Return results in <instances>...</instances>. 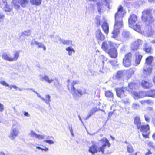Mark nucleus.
<instances>
[{
  "instance_id": "32",
  "label": "nucleus",
  "mask_w": 155,
  "mask_h": 155,
  "mask_svg": "<svg viewBox=\"0 0 155 155\" xmlns=\"http://www.w3.org/2000/svg\"><path fill=\"white\" fill-rule=\"evenodd\" d=\"M41 2L42 0H30V2L31 4L37 6L40 5Z\"/></svg>"
},
{
  "instance_id": "17",
  "label": "nucleus",
  "mask_w": 155,
  "mask_h": 155,
  "mask_svg": "<svg viewBox=\"0 0 155 155\" xmlns=\"http://www.w3.org/2000/svg\"><path fill=\"white\" fill-rule=\"evenodd\" d=\"M0 6L4 10L8 13L9 12L10 8L9 6L7 4L6 0H1Z\"/></svg>"
},
{
  "instance_id": "27",
  "label": "nucleus",
  "mask_w": 155,
  "mask_h": 155,
  "mask_svg": "<svg viewBox=\"0 0 155 155\" xmlns=\"http://www.w3.org/2000/svg\"><path fill=\"white\" fill-rule=\"evenodd\" d=\"M143 56L140 54L135 55V63L136 65L139 64Z\"/></svg>"
},
{
  "instance_id": "43",
  "label": "nucleus",
  "mask_w": 155,
  "mask_h": 155,
  "mask_svg": "<svg viewBox=\"0 0 155 155\" xmlns=\"http://www.w3.org/2000/svg\"><path fill=\"white\" fill-rule=\"evenodd\" d=\"M96 24L97 27H99L101 25V20L100 17H97L96 18Z\"/></svg>"
},
{
  "instance_id": "18",
  "label": "nucleus",
  "mask_w": 155,
  "mask_h": 155,
  "mask_svg": "<svg viewBox=\"0 0 155 155\" xmlns=\"http://www.w3.org/2000/svg\"><path fill=\"white\" fill-rule=\"evenodd\" d=\"M135 71V70L133 68H130L126 71V77L127 80H129L132 77Z\"/></svg>"
},
{
  "instance_id": "62",
  "label": "nucleus",
  "mask_w": 155,
  "mask_h": 155,
  "mask_svg": "<svg viewBox=\"0 0 155 155\" xmlns=\"http://www.w3.org/2000/svg\"><path fill=\"white\" fill-rule=\"evenodd\" d=\"M69 130H70L71 133V134H73V130H72V127H70L69 128Z\"/></svg>"
},
{
  "instance_id": "51",
  "label": "nucleus",
  "mask_w": 155,
  "mask_h": 155,
  "mask_svg": "<svg viewBox=\"0 0 155 155\" xmlns=\"http://www.w3.org/2000/svg\"><path fill=\"white\" fill-rule=\"evenodd\" d=\"M109 62L112 65L115 64L117 63V61H116L113 60L110 61Z\"/></svg>"
},
{
  "instance_id": "57",
  "label": "nucleus",
  "mask_w": 155,
  "mask_h": 155,
  "mask_svg": "<svg viewBox=\"0 0 155 155\" xmlns=\"http://www.w3.org/2000/svg\"><path fill=\"white\" fill-rule=\"evenodd\" d=\"M24 115L25 116H27V117H29V116L28 113L27 112H24Z\"/></svg>"
},
{
  "instance_id": "1",
  "label": "nucleus",
  "mask_w": 155,
  "mask_h": 155,
  "mask_svg": "<svg viewBox=\"0 0 155 155\" xmlns=\"http://www.w3.org/2000/svg\"><path fill=\"white\" fill-rule=\"evenodd\" d=\"M101 49L107 53L112 58H115L117 56L118 45L111 41H104L102 43Z\"/></svg>"
},
{
  "instance_id": "6",
  "label": "nucleus",
  "mask_w": 155,
  "mask_h": 155,
  "mask_svg": "<svg viewBox=\"0 0 155 155\" xmlns=\"http://www.w3.org/2000/svg\"><path fill=\"white\" fill-rule=\"evenodd\" d=\"M141 19L144 22L150 24L154 22L155 20L152 15L151 10L145 9L142 12Z\"/></svg>"
},
{
  "instance_id": "16",
  "label": "nucleus",
  "mask_w": 155,
  "mask_h": 155,
  "mask_svg": "<svg viewBox=\"0 0 155 155\" xmlns=\"http://www.w3.org/2000/svg\"><path fill=\"white\" fill-rule=\"evenodd\" d=\"M127 152L129 153V155H141V153L139 151L136 152L134 154V150L131 144L127 145Z\"/></svg>"
},
{
  "instance_id": "31",
  "label": "nucleus",
  "mask_w": 155,
  "mask_h": 155,
  "mask_svg": "<svg viewBox=\"0 0 155 155\" xmlns=\"http://www.w3.org/2000/svg\"><path fill=\"white\" fill-rule=\"evenodd\" d=\"M31 44L32 45H33L34 44H35L38 45V48L42 47L44 50H45L46 49L45 46L41 43H39L36 41H35L34 42L32 41L31 42Z\"/></svg>"
},
{
  "instance_id": "50",
  "label": "nucleus",
  "mask_w": 155,
  "mask_h": 155,
  "mask_svg": "<svg viewBox=\"0 0 155 155\" xmlns=\"http://www.w3.org/2000/svg\"><path fill=\"white\" fill-rule=\"evenodd\" d=\"M89 5V8L90 9L92 10H94L95 9V6L93 4L91 3Z\"/></svg>"
},
{
  "instance_id": "52",
  "label": "nucleus",
  "mask_w": 155,
  "mask_h": 155,
  "mask_svg": "<svg viewBox=\"0 0 155 155\" xmlns=\"http://www.w3.org/2000/svg\"><path fill=\"white\" fill-rule=\"evenodd\" d=\"M3 105L1 103H0V111L2 112L4 110V107Z\"/></svg>"
},
{
  "instance_id": "53",
  "label": "nucleus",
  "mask_w": 155,
  "mask_h": 155,
  "mask_svg": "<svg viewBox=\"0 0 155 155\" xmlns=\"http://www.w3.org/2000/svg\"><path fill=\"white\" fill-rule=\"evenodd\" d=\"M96 5L98 8H100L101 6V3L99 2H97L96 3Z\"/></svg>"
},
{
  "instance_id": "7",
  "label": "nucleus",
  "mask_w": 155,
  "mask_h": 155,
  "mask_svg": "<svg viewBox=\"0 0 155 155\" xmlns=\"http://www.w3.org/2000/svg\"><path fill=\"white\" fill-rule=\"evenodd\" d=\"M133 54L131 52L126 53L123 58L122 64L125 67H130L131 64Z\"/></svg>"
},
{
  "instance_id": "49",
  "label": "nucleus",
  "mask_w": 155,
  "mask_h": 155,
  "mask_svg": "<svg viewBox=\"0 0 155 155\" xmlns=\"http://www.w3.org/2000/svg\"><path fill=\"white\" fill-rule=\"evenodd\" d=\"M35 137L38 139H42L44 138V136L42 135L37 134Z\"/></svg>"
},
{
  "instance_id": "56",
  "label": "nucleus",
  "mask_w": 155,
  "mask_h": 155,
  "mask_svg": "<svg viewBox=\"0 0 155 155\" xmlns=\"http://www.w3.org/2000/svg\"><path fill=\"white\" fill-rule=\"evenodd\" d=\"M12 88H13L16 90H17L18 88V87L15 85H13L10 86V89H12Z\"/></svg>"
},
{
  "instance_id": "39",
  "label": "nucleus",
  "mask_w": 155,
  "mask_h": 155,
  "mask_svg": "<svg viewBox=\"0 0 155 155\" xmlns=\"http://www.w3.org/2000/svg\"><path fill=\"white\" fill-rule=\"evenodd\" d=\"M154 151L150 149L147 148L146 149V152L145 154V155H152L154 154Z\"/></svg>"
},
{
  "instance_id": "33",
  "label": "nucleus",
  "mask_w": 155,
  "mask_h": 155,
  "mask_svg": "<svg viewBox=\"0 0 155 155\" xmlns=\"http://www.w3.org/2000/svg\"><path fill=\"white\" fill-rule=\"evenodd\" d=\"M147 145L148 147V149H150L155 151V145L152 142L149 141L147 143Z\"/></svg>"
},
{
  "instance_id": "2",
  "label": "nucleus",
  "mask_w": 155,
  "mask_h": 155,
  "mask_svg": "<svg viewBox=\"0 0 155 155\" xmlns=\"http://www.w3.org/2000/svg\"><path fill=\"white\" fill-rule=\"evenodd\" d=\"M100 141L101 142L102 145L97 148V146L95 144H93L89 148L88 151L89 152L93 154L97 153L98 152H101L102 153H103L106 148V147L107 146L108 147H110V144L108 140L106 138L104 137L101 139Z\"/></svg>"
},
{
  "instance_id": "59",
  "label": "nucleus",
  "mask_w": 155,
  "mask_h": 155,
  "mask_svg": "<svg viewBox=\"0 0 155 155\" xmlns=\"http://www.w3.org/2000/svg\"><path fill=\"white\" fill-rule=\"evenodd\" d=\"M148 109L150 111H153V109L152 107H148Z\"/></svg>"
},
{
  "instance_id": "45",
  "label": "nucleus",
  "mask_w": 155,
  "mask_h": 155,
  "mask_svg": "<svg viewBox=\"0 0 155 155\" xmlns=\"http://www.w3.org/2000/svg\"><path fill=\"white\" fill-rule=\"evenodd\" d=\"M123 37L124 38H127L129 36V34L127 32H123L122 33Z\"/></svg>"
},
{
  "instance_id": "48",
  "label": "nucleus",
  "mask_w": 155,
  "mask_h": 155,
  "mask_svg": "<svg viewBox=\"0 0 155 155\" xmlns=\"http://www.w3.org/2000/svg\"><path fill=\"white\" fill-rule=\"evenodd\" d=\"M44 142H46L49 144H53L54 142L53 141L51 140H45L44 141Z\"/></svg>"
},
{
  "instance_id": "40",
  "label": "nucleus",
  "mask_w": 155,
  "mask_h": 155,
  "mask_svg": "<svg viewBox=\"0 0 155 155\" xmlns=\"http://www.w3.org/2000/svg\"><path fill=\"white\" fill-rule=\"evenodd\" d=\"M140 102L142 105L145 104L146 103L147 104H150L151 103L152 101L150 100H142L140 101Z\"/></svg>"
},
{
  "instance_id": "47",
  "label": "nucleus",
  "mask_w": 155,
  "mask_h": 155,
  "mask_svg": "<svg viewBox=\"0 0 155 155\" xmlns=\"http://www.w3.org/2000/svg\"><path fill=\"white\" fill-rule=\"evenodd\" d=\"M0 84L4 86L9 87V85L4 81H2L0 82Z\"/></svg>"
},
{
  "instance_id": "54",
  "label": "nucleus",
  "mask_w": 155,
  "mask_h": 155,
  "mask_svg": "<svg viewBox=\"0 0 155 155\" xmlns=\"http://www.w3.org/2000/svg\"><path fill=\"white\" fill-rule=\"evenodd\" d=\"M31 136H35V137H36L37 134L33 132H32L31 133Z\"/></svg>"
},
{
  "instance_id": "5",
  "label": "nucleus",
  "mask_w": 155,
  "mask_h": 155,
  "mask_svg": "<svg viewBox=\"0 0 155 155\" xmlns=\"http://www.w3.org/2000/svg\"><path fill=\"white\" fill-rule=\"evenodd\" d=\"M123 19L121 18H115L114 29L112 33L113 38H116L117 37L119 33L120 29L123 27Z\"/></svg>"
},
{
  "instance_id": "42",
  "label": "nucleus",
  "mask_w": 155,
  "mask_h": 155,
  "mask_svg": "<svg viewBox=\"0 0 155 155\" xmlns=\"http://www.w3.org/2000/svg\"><path fill=\"white\" fill-rule=\"evenodd\" d=\"M2 58L5 60L7 61H10V58L8 56L6 53H3V55L2 56Z\"/></svg>"
},
{
  "instance_id": "64",
  "label": "nucleus",
  "mask_w": 155,
  "mask_h": 155,
  "mask_svg": "<svg viewBox=\"0 0 155 155\" xmlns=\"http://www.w3.org/2000/svg\"><path fill=\"white\" fill-rule=\"evenodd\" d=\"M0 155H6L3 152L0 151Z\"/></svg>"
},
{
  "instance_id": "61",
  "label": "nucleus",
  "mask_w": 155,
  "mask_h": 155,
  "mask_svg": "<svg viewBox=\"0 0 155 155\" xmlns=\"http://www.w3.org/2000/svg\"><path fill=\"white\" fill-rule=\"evenodd\" d=\"M151 43L152 44H155V39L152 40V41H150Z\"/></svg>"
},
{
  "instance_id": "4",
  "label": "nucleus",
  "mask_w": 155,
  "mask_h": 155,
  "mask_svg": "<svg viewBox=\"0 0 155 155\" xmlns=\"http://www.w3.org/2000/svg\"><path fill=\"white\" fill-rule=\"evenodd\" d=\"M78 81H73L71 84H68L67 85L68 89L69 91L73 92L72 95L74 97L81 96L84 94H87V90L85 89H76L74 85L78 84Z\"/></svg>"
},
{
  "instance_id": "63",
  "label": "nucleus",
  "mask_w": 155,
  "mask_h": 155,
  "mask_svg": "<svg viewBox=\"0 0 155 155\" xmlns=\"http://www.w3.org/2000/svg\"><path fill=\"white\" fill-rule=\"evenodd\" d=\"M152 80L153 82L154 83V84H155V75L153 77L152 79Z\"/></svg>"
},
{
  "instance_id": "46",
  "label": "nucleus",
  "mask_w": 155,
  "mask_h": 155,
  "mask_svg": "<svg viewBox=\"0 0 155 155\" xmlns=\"http://www.w3.org/2000/svg\"><path fill=\"white\" fill-rule=\"evenodd\" d=\"M22 34L25 35H29L30 34V30L25 31H24Z\"/></svg>"
},
{
  "instance_id": "36",
  "label": "nucleus",
  "mask_w": 155,
  "mask_h": 155,
  "mask_svg": "<svg viewBox=\"0 0 155 155\" xmlns=\"http://www.w3.org/2000/svg\"><path fill=\"white\" fill-rule=\"evenodd\" d=\"M50 97V95H46L45 96V98H42L41 99L48 104H49L50 102L51 101Z\"/></svg>"
},
{
  "instance_id": "12",
  "label": "nucleus",
  "mask_w": 155,
  "mask_h": 155,
  "mask_svg": "<svg viewBox=\"0 0 155 155\" xmlns=\"http://www.w3.org/2000/svg\"><path fill=\"white\" fill-rule=\"evenodd\" d=\"M142 44L141 40L138 39L134 41L131 45L130 49L132 51H136L139 48V46Z\"/></svg>"
},
{
  "instance_id": "21",
  "label": "nucleus",
  "mask_w": 155,
  "mask_h": 155,
  "mask_svg": "<svg viewBox=\"0 0 155 155\" xmlns=\"http://www.w3.org/2000/svg\"><path fill=\"white\" fill-rule=\"evenodd\" d=\"M146 97H155V89L147 90L146 91Z\"/></svg>"
},
{
  "instance_id": "15",
  "label": "nucleus",
  "mask_w": 155,
  "mask_h": 155,
  "mask_svg": "<svg viewBox=\"0 0 155 155\" xmlns=\"http://www.w3.org/2000/svg\"><path fill=\"white\" fill-rule=\"evenodd\" d=\"M95 37L97 41H102L105 39L104 35L101 31L100 29L97 30L95 33Z\"/></svg>"
},
{
  "instance_id": "13",
  "label": "nucleus",
  "mask_w": 155,
  "mask_h": 155,
  "mask_svg": "<svg viewBox=\"0 0 155 155\" xmlns=\"http://www.w3.org/2000/svg\"><path fill=\"white\" fill-rule=\"evenodd\" d=\"M137 20V16L134 14L131 15L128 19V25L130 27H133Z\"/></svg>"
},
{
  "instance_id": "11",
  "label": "nucleus",
  "mask_w": 155,
  "mask_h": 155,
  "mask_svg": "<svg viewBox=\"0 0 155 155\" xmlns=\"http://www.w3.org/2000/svg\"><path fill=\"white\" fill-rule=\"evenodd\" d=\"M133 97L135 99H140L146 97V91H142L139 92L133 91L132 93Z\"/></svg>"
},
{
  "instance_id": "60",
  "label": "nucleus",
  "mask_w": 155,
  "mask_h": 155,
  "mask_svg": "<svg viewBox=\"0 0 155 155\" xmlns=\"http://www.w3.org/2000/svg\"><path fill=\"white\" fill-rule=\"evenodd\" d=\"M101 57H102V58L104 60H107V58H106L103 55H101Z\"/></svg>"
},
{
  "instance_id": "20",
  "label": "nucleus",
  "mask_w": 155,
  "mask_h": 155,
  "mask_svg": "<svg viewBox=\"0 0 155 155\" xmlns=\"http://www.w3.org/2000/svg\"><path fill=\"white\" fill-rule=\"evenodd\" d=\"M101 27L104 32L107 35L109 31V26L108 23L106 22H104L101 25Z\"/></svg>"
},
{
  "instance_id": "22",
  "label": "nucleus",
  "mask_w": 155,
  "mask_h": 155,
  "mask_svg": "<svg viewBox=\"0 0 155 155\" xmlns=\"http://www.w3.org/2000/svg\"><path fill=\"white\" fill-rule=\"evenodd\" d=\"M104 94L105 96L108 98H110L112 101H113L114 95L112 92L110 90H107L105 91Z\"/></svg>"
},
{
  "instance_id": "9",
  "label": "nucleus",
  "mask_w": 155,
  "mask_h": 155,
  "mask_svg": "<svg viewBox=\"0 0 155 155\" xmlns=\"http://www.w3.org/2000/svg\"><path fill=\"white\" fill-rule=\"evenodd\" d=\"M125 88L124 87L115 88V91L117 96L120 98H122L126 96L127 94L125 92Z\"/></svg>"
},
{
  "instance_id": "10",
  "label": "nucleus",
  "mask_w": 155,
  "mask_h": 155,
  "mask_svg": "<svg viewBox=\"0 0 155 155\" xmlns=\"http://www.w3.org/2000/svg\"><path fill=\"white\" fill-rule=\"evenodd\" d=\"M142 87L144 89H149L153 86L152 81L150 80H143L141 82Z\"/></svg>"
},
{
  "instance_id": "29",
  "label": "nucleus",
  "mask_w": 155,
  "mask_h": 155,
  "mask_svg": "<svg viewBox=\"0 0 155 155\" xmlns=\"http://www.w3.org/2000/svg\"><path fill=\"white\" fill-rule=\"evenodd\" d=\"M140 107L139 103L135 102L132 104L131 108L134 110H138L140 109Z\"/></svg>"
},
{
  "instance_id": "14",
  "label": "nucleus",
  "mask_w": 155,
  "mask_h": 155,
  "mask_svg": "<svg viewBox=\"0 0 155 155\" xmlns=\"http://www.w3.org/2000/svg\"><path fill=\"white\" fill-rule=\"evenodd\" d=\"M124 12L123 7L121 5H120L118 8L117 12L115 14V18H121L123 19L124 16Z\"/></svg>"
},
{
  "instance_id": "23",
  "label": "nucleus",
  "mask_w": 155,
  "mask_h": 155,
  "mask_svg": "<svg viewBox=\"0 0 155 155\" xmlns=\"http://www.w3.org/2000/svg\"><path fill=\"white\" fill-rule=\"evenodd\" d=\"M152 47L150 45L147 43L144 44L143 50L147 53H151L152 51Z\"/></svg>"
},
{
  "instance_id": "58",
  "label": "nucleus",
  "mask_w": 155,
  "mask_h": 155,
  "mask_svg": "<svg viewBox=\"0 0 155 155\" xmlns=\"http://www.w3.org/2000/svg\"><path fill=\"white\" fill-rule=\"evenodd\" d=\"M152 137L153 139L155 140V133H154L153 134Z\"/></svg>"
},
{
  "instance_id": "19",
  "label": "nucleus",
  "mask_w": 155,
  "mask_h": 155,
  "mask_svg": "<svg viewBox=\"0 0 155 155\" xmlns=\"http://www.w3.org/2000/svg\"><path fill=\"white\" fill-rule=\"evenodd\" d=\"M125 71V70L118 71L115 75V79L120 80L122 78L124 75Z\"/></svg>"
},
{
  "instance_id": "26",
  "label": "nucleus",
  "mask_w": 155,
  "mask_h": 155,
  "mask_svg": "<svg viewBox=\"0 0 155 155\" xmlns=\"http://www.w3.org/2000/svg\"><path fill=\"white\" fill-rule=\"evenodd\" d=\"M152 68L150 67L144 68L143 71V74L146 75H150L152 73Z\"/></svg>"
},
{
  "instance_id": "3",
  "label": "nucleus",
  "mask_w": 155,
  "mask_h": 155,
  "mask_svg": "<svg viewBox=\"0 0 155 155\" xmlns=\"http://www.w3.org/2000/svg\"><path fill=\"white\" fill-rule=\"evenodd\" d=\"M134 124L136 125L137 128L140 130L142 136L146 138H148L150 133V126L148 124L142 125L140 118L137 117L134 118Z\"/></svg>"
},
{
  "instance_id": "8",
  "label": "nucleus",
  "mask_w": 155,
  "mask_h": 155,
  "mask_svg": "<svg viewBox=\"0 0 155 155\" xmlns=\"http://www.w3.org/2000/svg\"><path fill=\"white\" fill-rule=\"evenodd\" d=\"M29 3L28 0H13L12 2V5L14 6L16 9H19L20 5L23 7H25L26 5Z\"/></svg>"
},
{
  "instance_id": "30",
  "label": "nucleus",
  "mask_w": 155,
  "mask_h": 155,
  "mask_svg": "<svg viewBox=\"0 0 155 155\" xmlns=\"http://www.w3.org/2000/svg\"><path fill=\"white\" fill-rule=\"evenodd\" d=\"M18 134V131L17 128L13 129L11 133V139L13 140L16 137Z\"/></svg>"
},
{
  "instance_id": "24",
  "label": "nucleus",
  "mask_w": 155,
  "mask_h": 155,
  "mask_svg": "<svg viewBox=\"0 0 155 155\" xmlns=\"http://www.w3.org/2000/svg\"><path fill=\"white\" fill-rule=\"evenodd\" d=\"M154 60V58L152 56H149L147 57L145 59V64L147 65H150L153 60Z\"/></svg>"
},
{
  "instance_id": "35",
  "label": "nucleus",
  "mask_w": 155,
  "mask_h": 155,
  "mask_svg": "<svg viewBox=\"0 0 155 155\" xmlns=\"http://www.w3.org/2000/svg\"><path fill=\"white\" fill-rule=\"evenodd\" d=\"M98 110L99 109L96 107H94L92 108L90 110V113L87 116V117L89 118L91 116L95 113L96 112L98 111Z\"/></svg>"
},
{
  "instance_id": "28",
  "label": "nucleus",
  "mask_w": 155,
  "mask_h": 155,
  "mask_svg": "<svg viewBox=\"0 0 155 155\" xmlns=\"http://www.w3.org/2000/svg\"><path fill=\"white\" fill-rule=\"evenodd\" d=\"M20 52V51L15 52L13 54V57L10 58V61H16L18 58Z\"/></svg>"
},
{
  "instance_id": "55",
  "label": "nucleus",
  "mask_w": 155,
  "mask_h": 155,
  "mask_svg": "<svg viewBox=\"0 0 155 155\" xmlns=\"http://www.w3.org/2000/svg\"><path fill=\"white\" fill-rule=\"evenodd\" d=\"M4 15L2 13L0 12V18L2 19L4 17Z\"/></svg>"
},
{
  "instance_id": "41",
  "label": "nucleus",
  "mask_w": 155,
  "mask_h": 155,
  "mask_svg": "<svg viewBox=\"0 0 155 155\" xmlns=\"http://www.w3.org/2000/svg\"><path fill=\"white\" fill-rule=\"evenodd\" d=\"M61 43L64 45H71L72 44V41L71 40H63L61 41Z\"/></svg>"
},
{
  "instance_id": "34",
  "label": "nucleus",
  "mask_w": 155,
  "mask_h": 155,
  "mask_svg": "<svg viewBox=\"0 0 155 155\" xmlns=\"http://www.w3.org/2000/svg\"><path fill=\"white\" fill-rule=\"evenodd\" d=\"M134 30L138 32H140L141 31V27L140 25L137 24H135L133 27H130Z\"/></svg>"
},
{
  "instance_id": "25",
  "label": "nucleus",
  "mask_w": 155,
  "mask_h": 155,
  "mask_svg": "<svg viewBox=\"0 0 155 155\" xmlns=\"http://www.w3.org/2000/svg\"><path fill=\"white\" fill-rule=\"evenodd\" d=\"M138 84L137 83L135 82H130L128 85V87L130 90H133L136 89L138 87Z\"/></svg>"
},
{
  "instance_id": "37",
  "label": "nucleus",
  "mask_w": 155,
  "mask_h": 155,
  "mask_svg": "<svg viewBox=\"0 0 155 155\" xmlns=\"http://www.w3.org/2000/svg\"><path fill=\"white\" fill-rule=\"evenodd\" d=\"M66 49L68 51V54L70 55H72V52L74 53L75 52L74 50L71 47H68L66 48Z\"/></svg>"
},
{
  "instance_id": "38",
  "label": "nucleus",
  "mask_w": 155,
  "mask_h": 155,
  "mask_svg": "<svg viewBox=\"0 0 155 155\" xmlns=\"http://www.w3.org/2000/svg\"><path fill=\"white\" fill-rule=\"evenodd\" d=\"M42 79L49 83H51L54 81L53 79H50L49 77L46 75L43 77Z\"/></svg>"
},
{
  "instance_id": "44",
  "label": "nucleus",
  "mask_w": 155,
  "mask_h": 155,
  "mask_svg": "<svg viewBox=\"0 0 155 155\" xmlns=\"http://www.w3.org/2000/svg\"><path fill=\"white\" fill-rule=\"evenodd\" d=\"M144 117L145 121L147 122H149L150 120V118L149 115L146 114L144 115Z\"/></svg>"
}]
</instances>
